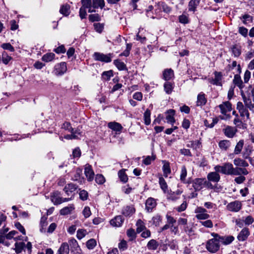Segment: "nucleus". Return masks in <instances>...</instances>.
<instances>
[{
  "label": "nucleus",
  "instance_id": "obj_1",
  "mask_svg": "<svg viewBox=\"0 0 254 254\" xmlns=\"http://www.w3.org/2000/svg\"><path fill=\"white\" fill-rule=\"evenodd\" d=\"M233 83L241 90V94L243 97L245 106L247 108H249L250 110H253L254 108V104L252 103L250 96H249L248 97H246L242 90V89L244 88L245 85L240 75L239 74H237L234 75Z\"/></svg>",
  "mask_w": 254,
  "mask_h": 254
},
{
  "label": "nucleus",
  "instance_id": "obj_2",
  "mask_svg": "<svg viewBox=\"0 0 254 254\" xmlns=\"http://www.w3.org/2000/svg\"><path fill=\"white\" fill-rule=\"evenodd\" d=\"M214 234H217V233H212L211 236L213 237V239H211L207 241L206 245L207 250L210 253H214L217 252L220 248L219 242L220 241L218 240V237H216Z\"/></svg>",
  "mask_w": 254,
  "mask_h": 254
},
{
  "label": "nucleus",
  "instance_id": "obj_3",
  "mask_svg": "<svg viewBox=\"0 0 254 254\" xmlns=\"http://www.w3.org/2000/svg\"><path fill=\"white\" fill-rule=\"evenodd\" d=\"M112 54H109L108 55H104L103 53L99 52H95L93 54V58L95 60L100 61L102 62L109 63L111 62V56Z\"/></svg>",
  "mask_w": 254,
  "mask_h": 254
},
{
  "label": "nucleus",
  "instance_id": "obj_4",
  "mask_svg": "<svg viewBox=\"0 0 254 254\" xmlns=\"http://www.w3.org/2000/svg\"><path fill=\"white\" fill-rule=\"evenodd\" d=\"M227 209L233 212H238L242 208V203L238 200H235L234 201L229 203L227 206Z\"/></svg>",
  "mask_w": 254,
  "mask_h": 254
},
{
  "label": "nucleus",
  "instance_id": "obj_5",
  "mask_svg": "<svg viewBox=\"0 0 254 254\" xmlns=\"http://www.w3.org/2000/svg\"><path fill=\"white\" fill-rule=\"evenodd\" d=\"M66 63L65 62H62L55 66V74L57 75H61L66 71Z\"/></svg>",
  "mask_w": 254,
  "mask_h": 254
},
{
  "label": "nucleus",
  "instance_id": "obj_6",
  "mask_svg": "<svg viewBox=\"0 0 254 254\" xmlns=\"http://www.w3.org/2000/svg\"><path fill=\"white\" fill-rule=\"evenodd\" d=\"M204 178H196L192 181V187L195 191L200 190L203 187Z\"/></svg>",
  "mask_w": 254,
  "mask_h": 254
},
{
  "label": "nucleus",
  "instance_id": "obj_7",
  "mask_svg": "<svg viewBox=\"0 0 254 254\" xmlns=\"http://www.w3.org/2000/svg\"><path fill=\"white\" fill-rule=\"evenodd\" d=\"M84 174L86 176L88 181L90 182L93 180L94 173L92 170V166L89 164H86L85 166Z\"/></svg>",
  "mask_w": 254,
  "mask_h": 254
},
{
  "label": "nucleus",
  "instance_id": "obj_8",
  "mask_svg": "<svg viewBox=\"0 0 254 254\" xmlns=\"http://www.w3.org/2000/svg\"><path fill=\"white\" fill-rule=\"evenodd\" d=\"M214 235L218 237L220 242H221L225 245L231 244L234 240V237L233 236H220L218 234H214Z\"/></svg>",
  "mask_w": 254,
  "mask_h": 254
},
{
  "label": "nucleus",
  "instance_id": "obj_9",
  "mask_svg": "<svg viewBox=\"0 0 254 254\" xmlns=\"http://www.w3.org/2000/svg\"><path fill=\"white\" fill-rule=\"evenodd\" d=\"M233 168V165L231 163H226L222 166L221 173L225 175H232Z\"/></svg>",
  "mask_w": 254,
  "mask_h": 254
},
{
  "label": "nucleus",
  "instance_id": "obj_10",
  "mask_svg": "<svg viewBox=\"0 0 254 254\" xmlns=\"http://www.w3.org/2000/svg\"><path fill=\"white\" fill-rule=\"evenodd\" d=\"M156 206V202L152 197L148 198L145 202V208L149 212H151L152 209Z\"/></svg>",
  "mask_w": 254,
  "mask_h": 254
},
{
  "label": "nucleus",
  "instance_id": "obj_11",
  "mask_svg": "<svg viewBox=\"0 0 254 254\" xmlns=\"http://www.w3.org/2000/svg\"><path fill=\"white\" fill-rule=\"evenodd\" d=\"M250 235V231L248 228H244L239 233L237 239L239 241H245Z\"/></svg>",
  "mask_w": 254,
  "mask_h": 254
},
{
  "label": "nucleus",
  "instance_id": "obj_12",
  "mask_svg": "<svg viewBox=\"0 0 254 254\" xmlns=\"http://www.w3.org/2000/svg\"><path fill=\"white\" fill-rule=\"evenodd\" d=\"M231 104L228 101L225 102L219 105V107L221 110V113L223 115H226L227 112L231 111Z\"/></svg>",
  "mask_w": 254,
  "mask_h": 254
},
{
  "label": "nucleus",
  "instance_id": "obj_13",
  "mask_svg": "<svg viewBox=\"0 0 254 254\" xmlns=\"http://www.w3.org/2000/svg\"><path fill=\"white\" fill-rule=\"evenodd\" d=\"M60 192L58 191L54 192L51 196V200L55 205L62 203V197L59 196Z\"/></svg>",
  "mask_w": 254,
  "mask_h": 254
},
{
  "label": "nucleus",
  "instance_id": "obj_14",
  "mask_svg": "<svg viewBox=\"0 0 254 254\" xmlns=\"http://www.w3.org/2000/svg\"><path fill=\"white\" fill-rule=\"evenodd\" d=\"M207 179L209 181L217 183L220 180V176L217 172H212L207 174Z\"/></svg>",
  "mask_w": 254,
  "mask_h": 254
},
{
  "label": "nucleus",
  "instance_id": "obj_15",
  "mask_svg": "<svg viewBox=\"0 0 254 254\" xmlns=\"http://www.w3.org/2000/svg\"><path fill=\"white\" fill-rule=\"evenodd\" d=\"M108 127L110 129L116 132H120L123 128V127L120 124L115 122L109 123L108 124Z\"/></svg>",
  "mask_w": 254,
  "mask_h": 254
},
{
  "label": "nucleus",
  "instance_id": "obj_16",
  "mask_svg": "<svg viewBox=\"0 0 254 254\" xmlns=\"http://www.w3.org/2000/svg\"><path fill=\"white\" fill-rule=\"evenodd\" d=\"M124 221V219L121 215L117 216L114 219L110 221V223L112 225L116 227H120L122 225Z\"/></svg>",
  "mask_w": 254,
  "mask_h": 254
},
{
  "label": "nucleus",
  "instance_id": "obj_17",
  "mask_svg": "<svg viewBox=\"0 0 254 254\" xmlns=\"http://www.w3.org/2000/svg\"><path fill=\"white\" fill-rule=\"evenodd\" d=\"M78 188V186L73 183H70L66 185L64 189V190L65 191L67 195H69V193L74 191Z\"/></svg>",
  "mask_w": 254,
  "mask_h": 254
},
{
  "label": "nucleus",
  "instance_id": "obj_18",
  "mask_svg": "<svg viewBox=\"0 0 254 254\" xmlns=\"http://www.w3.org/2000/svg\"><path fill=\"white\" fill-rule=\"evenodd\" d=\"M69 252V245L67 243H63L59 248L58 253L59 254H68Z\"/></svg>",
  "mask_w": 254,
  "mask_h": 254
},
{
  "label": "nucleus",
  "instance_id": "obj_19",
  "mask_svg": "<svg viewBox=\"0 0 254 254\" xmlns=\"http://www.w3.org/2000/svg\"><path fill=\"white\" fill-rule=\"evenodd\" d=\"M163 78L169 80L174 76V71L171 68L166 69L163 72Z\"/></svg>",
  "mask_w": 254,
  "mask_h": 254
},
{
  "label": "nucleus",
  "instance_id": "obj_20",
  "mask_svg": "<svg viewBox=\"0 0 254 254\" xmlns=\"http://www.w3.org/2000/svg\"><path fill=\"white\" fill-rule=\"evenodd\" d=\"M135 209L132 206H126L122 210V214L126 216H128L133 214L135 212Z\"/></svg>",
  "mask_w": 254,
  "mask_h": 254
},
{
  "label": "nucleus",
  "instance_id": "obj_21",
  "mask_svg": "<svg viewBox=\"0 0 254 254\" xmlns=\"http://www.w3.org/2000/svg\"><path fill=\"white\" fill-rule=\"evenodd\" d=\"M187 146L196 150L201 147V142L200 140L190 141L188 142Z\"/></svg>",
  "mask_w": 254,
  "mask_h": 254
},
{
  "label": "nucleus",
  "instance_id": "obj_22",
  "mask_svg": "<svg viewBox=\"0 0 254 254\" xmlns=\"http://www.w3.org/2000/svg\"><path fill=\"white\" fill-rule=\"evenodd\" d=\"M224 130L225 135L231 138L234 136L236 132V129L230 126H227Z\"/></svg>",
  "mask_w": 254,
  "mask_h": 254
},
{
  "label": "nucleus",
  "instance_id": "obj_23",
  "mask_svg": "<svg viewBox=\"0 0 254 254\" xmlns=\"http://www.w3.org/2000/svg\"><path fill=\"white\" fill-rule=\"evenodd\" d=\"M175 113V111L173 109H170L167 111V115L166 116V118L168 122L172 124L175 122V120L174 118Z\"/></svg>",
  "mask_w": 254,
  "mask_h": 254
},
{
  "label": "nucleus",
  "instance_id": "obj_24",
  "mask_svg": "<svg viewBox=\"0 0 254 254\" xmlns=\"http://www.w3.org/2000/svg\"><path fill=\"white\" fill-rule=\"evenodd\" d=\"M114 64L120 70H127L125 64L121 62L120 60H115L114 61Z\"/></svg>",
  "mask_w": 254,
  "mask_h": 254
},
{
  "label": "nucleus",
  "instance_id": "obj_25",
  "mask_svg": "<svg viewBox=\"0 0 254 254\" xmlns=\"http://www.w3.org/2000/svg\"><path fill=\"white\" fill-rule=\"evenodd\" d=\"M207 100L205 97V94L203 93L199 94L197 98V105L203 106L206 103Z\"/></svg>",
  "mask_w": 254,
  "mask_h": 254
},
{
  "label": "nucleus",
  "instance_id": "obj_26",
  "mask_svg": "<svg viewBox=\"0 0 254 254\" xmlns=\"http://www.w3.org/2000/svg\"><path fill=\"white\" fill-rule=\"evenodd\" d=\"M215 78L212 80V83L214 85H220V81L222 79V73L220 72L215 71Z\"/></svg>",
  "mask_w": 254,
  "mask_h": 254
},
{
  "label": "nucleus",
  "instance_id": "obj_27",
  "mask_svg": "<svg viewBox=\"0 0 254 254\" xmlns=\"http://www.w3.org/2000/svg\"><path fill=\"white\" fill-rule=\"evenodd\" d=\"M159 246V243L154 239L149 241L147 245V248L150 250H155Z\"/></svg>",
  "mask_w": 254,
  "mask_h": 254
},
{
  "label": "nucleus",
  "instance_id": "obj_28",
  "mask_svg": "<svg viewBox=\"0 0 254 254\" xmlns=\"http://www.w3.org/2000/svg\"><path fill=\"white\" fill-rule=\"evenodd\" d=\"M200 0H190L189 3V10L195 11L196 6L199 3Z\"/></svg>",
  "mask_w": 254,
  "mask_h": 254
},
{
  "label": "nucleus",
  "instance_id": "obj_29",
  "mask_svg": "<svg viewBox=\"0 0 254 254\" xmlns=\"http://www.w3.org/2000/svg\"><path fill=\"white\" fill-rule=\"evenodd\" d=\"M232 52L234 57H238L241 54V47L237 45H233L231 47Z\"/></svg>",
  "mask_w": 254,
  "mask_h": 254
},
{
  "label": "nucleus",
  "instance_id": "obj_30",
  "mask_svg": "<svg viewBox=\"0 0 254 254\" xmlns=\"http://www.w3.org/2000/svg\"><path fill=\"white\" fill-rule=\"evenodd\" d=\"M231 143L229 140H223L219 142V147L223 150H227L230 146Z\"/></svg>",
  "mask_w": 254,
  "mask_h": 254
},
{
  "label": "nucleus",
  "instance_id": "obj_31",
  "mask_svg": "<svg viewBox=\"0 0 254 254\" xmlns=\"http://www.w3.org/2000/svg\"><path fill=\"white\" fill-rule=\"evenodd\" d=\"M234 164L237 166L248 167V163L244 160L240 158H236L234 160Z\"/></svg>",
  "mask_w": 254,
  "mask_h": 254
},
{
  "label": "nucleus",
  "instance_id": "obj_32",
  "mask_svg": "<svg viewBox=\"0 0 254 254\" xmlns=\"http://www.w3.org/2000/svg\"><path fill=\"white\" fill-rule=\"evenodd\" d=\"M105 6L104 0H92V7L94 8L100 7L103 8Z\"/></svg>",
  "mask_w": 254,
  "mask_h": 254
},
{
  "label": "nucleus",
  "instance_id": "obj_33",
  "mask_svg": "<svg viewBox=\"0 0 254 254\" xmlns=\"http://www.w3.org/2000/svg\"><path fill=\"white\" fill-rule=\"evenodd\" d=\"M74 209L73 205H70L68 206L64 207L60 210V214L63 215H67L70 214L71 211Z\"/></svg>",
  "mask_w": 254,
  "mask_h": 254
},
{
  "label": "nucleus",
  "instance_id": "obj_34",
  "mask_svg": "<svg viewBox=\"0 0 254 254\" xmlns=\"http://www.w3.org/2000/svg\"><path fill=\"white\" fill-rule=\"evenodd\" d=\"M55 57V55L53 53H47L43 56L42 60L45 62H49L54 59Z\"/></svg>",
  "mask_w": 254,
  "mask_h": 254
},
{
  "label": "nucleus",
  "instance_id": "obj_35",
  "mask_svg": "<svg viewBox=\"0 0 254 254\" xmlns=\"http://www.w3.org/2000/svg\"><path fill=\"white\" fill-rule=\"evenodd\" d=\"M15 251L16 254L21 253L24 248L25 247V244L24 242H16L15 244Z\"/></svg>",
  "mask_w": 254,
  "mask_h": 254
},
{
  "label": "nucleus",
  "instance_id": "obj_36",
  "mask_svg": "<svg viewBox=\"0 0 254 254\" xmlns=\"http://www.w3.org/2000/svg\"><path fill=\"white\" fill-rule=\"evenodd\" d=\"M69 9L70 6L68 4L63 5L61 6L60 12L64 16H68L70 13Z\"/></svg>",
  "mask_w": 254,
  "mask_h": 254
},
{
  "label": "nucleus",
  "instance_id": "obj_37",
  "mask_svg": "<svg viewBox=\"0 0 254 254\" xmlns=\"http://www.w3.org/2000/svg\"><path fill=\"white\" fill-rule=\"evenodd\" d=\"M118 175L120 179V180L124 183H126L127 182L128 177L125 173V170H121L119 171Z\"/></svg>",
  "mask_w": 254,
  "mask_h": 254
},
{
  "label": "nucleus",
  "instance_id": "obj_38",
  "mask_svg": "<svg viewBox=\"0 0 254 254\" xmlns=\"http://www.w3.org/2000/svg\"><path fill=\"white\" fill-rule=\"evenodd\" d=\"M136 225L137 226L136 232L137 233H140L146 229L144 222L141 219H138L137 220Z\"/></svg>",
  "mask_w": 254,
  "mask_h": 254
},
{
  "label": "nucleus",
  "instance_id": "obj_39",
  "mask_svg": "<svg viewBox=\"0 0 254 254\" xmlns=\"http://www.w3.org/2000/svg\"><path fill=\"white\" fill-rule=\"evenodd\" d=\"M68 244L69 245V246H70L71 250L72 251L77 250V249L79 248V245L78 244L77 241L74 238L70 239L68 241Z\"/></svg>",
  "mask_w": 254,
  "mask_h": 254
},
{
  "label": "nucleus",
  "instance_id": "obj_40",
  "mask_svg": "<svg viewBox=\"0 0 254 254\" xmlns=\"http://www.w3.org/2000/svg\"><path fill=\"white\" fill-rule=\"evenodd\" d=\"M244 141L243 140H240L235 146L234 150V154H239L241 153L243 147Z\"/></svg>",
  "mask_w": 254,
  "mask_h": 254
},
{
  "label": "nucleus",
  "instance_id": "obj_41",
  "mask_svg": "<svg viewBox=\"0 0 254 254\" xmlns=\"http://www.w3.org/2000/svg\"><path fill=\"white\" fill-rule=\"evenodd\" d=\"M164 88L165 92L168 94H170L173 89V84L170 82L167 81L164 84Z\"/></svg>",
  "mask_w": 254,
  "mask_h": 254
},
{
  "label": "nucleus",
  "instance_id": "obj_42",
  "mask_svg": "<svg viewBox=\"0 0 254 254\" xmlns=\"http://www.w3.org/2000/svg\"><path fill=\"white\" fill-rule=\"evenodd\" d=\"M187 175V169L185 166H182L181 169V173L180 175V180L181 181L184 183H187L186 182V178ZM187 183H190L189 182H188Z\"/></svg>",
  "mask_w": 254,
  "mask_h": 254
},
{
  "label": "nucleus",
  "instance_id": "obj_43",
  "mask_svg": "<svg viewBox=\"0 0 254 254\" xmlns=\"http://www.w3.org/2000/svg\"><path fill=\"white\" fill-rule=\"evenodd\" d=\"M150 114L151 112L149 109H147L144 113V123L146 125H149L150 124Z\"/></svg>",
  "mask_w": 254,
  "mask_h": 254
},
{
  "label": "nucleus",
  "instance_id": "obj_44",
  "mask_svg": "<svg viewBox=\"0 0 254 254\" xmlns=\"http://www.w3.org/2000/svg\"><path fill=\"white\" fill-rule=\"evenodd\" d=\"M96 241L94 239H91L86 242V247L89 250H92L96 246Z\"/></svg>",
  "mask_w": 254,
  "mask_h": 254
},
{
  "label": "nucleus",
  "instance_id": "obj_45",
  "mask_svg": "<svg viewBox=\"0 0 254 254\" xmlns=\"http://www.w3.org/2000/svg\"><path fill=\"white\" fill-rule=\"evenodd\" d=\"M159 183L161 189L164 192H166V190H167L168 186L165 180L162 177H160L159 178Z\"/></svg>",
  "mask_w": 254,
  "mask_h": 254
},
{
  "label": "nucleus",
  "instance_id": "obj_46",
  "mask_svg": "<svg viewBox=\"0 0 254 254\" xmlns=\"http://www.w3.org/2000/svg\"><path fill=\"white\" fill-rule=\"evenodd\" d=\"M211 182V181L206 180V179L204 178L203 187L210 190L214 189L215 187H217V185H213Z\"/></svg>",
  "mask_w": 254,
  "mask_h": 254
},
{
  "label": "nucleus",
  "instance_id": "obj_47",
  "mask_svg": "<svg viewBox=\"0 0 254 254\" xmlns=\"http://www.w3.org/2000/svg\"><path fill=\"white\" fill-rule=\"evenodd\" d=\"M163 171L165 177H167L168 174L171 173V169L169 163L166 162L163 166Z\"/></svg>",
  "mask_w": 254,
  "mask_h": 254
},
{
  "label": "nucleus",
  "instance_id": "obj_48",
  "mask_svg": "<svg viewBox=\"0 0 254 254\" xmlns=\"http://www.w3.org/2000/svg\"><path fill=\"white\" fill-rule=\"evenodd\" d=\"M127 236L129 238L130 241H132L136 238V233L134 229H129L127 232Z\"/></svg>",
  "mask_w": 254,
  "mask_h": 254
},
{
  "label": "nucleus",
  "instance_id": "obj_49",
  "mask_svg": "<svg viewBox=\"0 0 254 254\" xmlns=\"http://www.w3.org/2000/svg\"><path fill=\"white\" fill-rule=\"evenodd\" d=\"M93 26L96 31L101 33L103 30L104 24L103 23H94Z\"/></svg>",
  "mask_w": 254,
  "mask_h": 254
},
{
  "label": "nucleus",
  "instance_id": "obj_50",
  "mask_svg": "<svg viewBox=\"0 0 254 254\" xmlns=\"http://www.w3.org/2000/svg\"><path fill=\"white\" fill-rule=\"evenodd\" d=\"M89 20L91 22L99 21L101 20V17L100 15L96 14H92L89 15Z\"/></svg>",
  "mask_w": 254,
  "mask_h": 254
},
{
  "label": "nucleus",
  "instance_id": "obj_51",
  "mask_svg": "<svg viewBox=\"0 0 254 254\" xmlns=\"http://www.w3.org/2000/svg\"><path fill=\"white\" fill-rule=\"evenodd\" d=\"M102 76L104 79L106 80H110L111 77L113 76V71L111 70L104 71L103 72Z\"/></svg>",
  "mask_w": 254,
  "mask_h": 254
},
{
  "label": "nucleus",
  "instance_id": "obj_52",
  "mask_svg": "<svg viewBox=\"0 0 254 254\" xmlns=\"http://www.w3.org/2000/svg\"><path fill=\"white\" fill-rule=\"evenodd\" d=\"M95 180L96 182L99 185H102L105 182L104 177L101 174L96 175Z\"/></svg>",
  "mask_w": 254,
  "mask_h": 254
},
{
  "label": "nucleus",
  "instance_id": "obj_53",
  "mask_svg": "<svg viewBox=\"0 0 254 254\" xmlns=\"http://www.w3.org/2000/svg\"><path fill=\"white\" fill-rule=\"evenodd\" d=\"M252 153V148L248 145L247 147H245V150L243 152V157L244 158H249V156Z\"/></svg>",
  "mask_w": 254,
  "mask_h": 254
},
{
  "label": "nucleus",
  "instance_id": "obj_54",
  "mask_svg": "<svg viewBox=\"0 0 254 254\" xmlns=\"http://www.w3.org/2000/svg\"><path fill=\"white\" fill-rule=\"evenodd\" d=\"M162 220L161 216L158 214L154 216L152 218L153 224L156 226H158L160 224V222Z\"/></svg>",
  "mask_w": 254,
  "mask_h": 254
},
{
  "label": "nucleus",
  "instance_id": "obj_55",
  "mask_svg": "<svg viewBox=\"0 0 254 254\" xmlns=\"http://www.w3.org/2000/svg\"><path fill=\"white\" fill-rule=\"evenodd\" d=\"M185 232L190 236L194 235V230L192 227L190 226H185L184 227Z\"/></svg>",
  "mask_w": 254,
  "mask_h": 254
},
{
  "label": "nucleus",
  "instance_id": "obj_56",
  "mask_svg": "<svg viewBox=\"0 0 254 254\" xmlns=\"http://www.w3.org/2000/svg\"><path fill=\"white\" fill-rule=\"evenodd\" d=\"M218 121V120L217 118H214L212 121V122L211 124H209V122H208V121L207 120H205L204 121V125L206 127H214V126L217 123Z\"/></svg>",
  "mask_w": 254,
  "mask_h": 254
},
{
  "label": "nucleus",
  "instance_id": "obj_57",
  "mask_svg": "<svg viewBox=\"0 0 254 254\" xmlns=\"http://www.w3.org/2000/svg\"><path fill=\"white\" fill-rule=\"evenodd\" d=\"M11 59V57L9 56L6 52H3L2 53V61L4 64H7Z\"/></svg>",
  "mask_w": 254,
  "mask_h": 254
},
{
  "label": "nucleus",
  "instance_id": "obj_58",
  "mask_svg": "<svg viewBox=\"0 0 254 254\" xmlns=\"http://www.w3.org/2000/svg\"><path fill=\"white\" fill-rule=\"evenodd\" d=\"M161 7L162 9V10L166 13H169L171 11V8L166 3L164 2H161L160 3Z\"/></svg>",
  "mask_w": 254,
  "mask_h": 254
},
{
  "label": "nucleus",
  "instance_id": "obj_59",
  "mask_svg": "<svg viewBox=\"0 0 254 254\" xmlns=\"http://www.w3.org/2000/svg\"><path fill=\"white\" fill-rule=\"evenodd\" d=\"M155 159V156H147L143 161V163L146 165H148L151 164V162Z\"/></svg>",
  "mask_w": 254,
  "mask_h": 254
},
{
  "label": "nucleus",
  "instance_id": "obj_60",
  "mask_svg": "<svg viewBox=\"0 0 254 254\" xmlns=\"http://www.w3.org/2000/svg\"><path fill=\"white\" fill-rule=\"evenodd\" d=\"M80 198L82 200H85L88 198V193L87 191L83 190L79 193Z\"/></svg>",
  "mask_w": 254,
  "mask_h": 254
},
{
  "label": "nucleus",
  "instance_id": "obj_61",
  "mask_svg": "<svg viewBox=\"0 0 254 254\" xmlns=\"http://www.w3.org/2000/svg\"><path fill=\"white\" fill-rule=\"evenodd\" d=\"M86 231L84 229H79L77 231V238L80 240L83 238L86 235Z\"/></svg>",
  "mask_w": 254,
  "mask_h": 254
},
{
  "label": "nucleus",
  "instance_id": "obj_62",
  "mask_svg": "<svg viewBox=\"0 0 254 254\" xmlns=\"http://www.w3.org/2000/svg\"><path fill=\"white\" fill-rule=\"evenodd\" d=\"M1 47L5 50H7L10 52H14V49L10 43H3L1 45Z\"/></svg>",
  "mask_w": 254,
  "mask_h": 254
},
{
  "label": "nucleus",
  "instance_id": "obj_63",
  "mask_svg": "<svg viewBox=\"0 0 254 254\" xmlns=\"http://www.w3.org/2000/svg\"><path fill=\"white\" fill-rule=\"evenodd\" d=\"M82 6L84 8H88L92 5L91 0H81Z\"/></svg>",
  "mask_w": 254,
  "mask_h": 254
},
{
  "label": "nucleus",
  "instance_id": "obj_64",
  "mask_svg": "<svg viewBox=\"0 0 254 254\" xmlns=\"http://www.w3.org/2000/svg\"><path fill=\"white\" fill-rule=\"evenodd\" d=\"M179 22L183 24H187L189 23L188 17L184 14H182L179 17Z\"/></svg>",
  "mask_w": 254,
  "mask_h": 254
}]
</instances>
